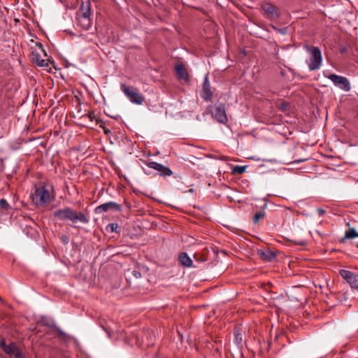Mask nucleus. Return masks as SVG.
<instances>
[{
  "label": "nucleus",
  "instance_id": "39448f33",
  "mask_svg": "<svg viewBox=\"0 0 358 358\" xmlns=\"http://www.w3.org/2000/svg\"><path fill=\"white\" fill-rule=\"evenodd\" d=\"M120 88L131 103L137 105H141L144 102V96L141 94L136 88L128 86L125 84H121Z\"/></svg>",
  "mask_w": 358,
  "mask_h": 358
},
{
  "label": "nucleus",
  "instance_id": "4be33fe9",
  "mask_svg": "<svg viewBox=\"0 0 358 358\" xmlns=\"http://www.w3.org/2000/svg\"><path fill=\"white\" fill-rule=\"evenodd\" d=\"M106 228H107V230L110 231V232H120V231H118V229H120V227L117 224H115V223L109 224Z\"/></svg>",
  "mask_w": 358,
  "mask_h": 358
},
{
  "label": "nucleus",
  "instance_id": "9b49d317",
  "mask_svg": "<svg viewBox=\"0 0 358 358\" xmlns=\"http://www.w3.org/2000/svg\"><path fill=\"white\" fill-rule=\"evenodd\" d=\"M146 164L149 168L159 171L160 175L162 176H170L173 174L172 171L169 168L157 162H149Z\"/></svg>",
  "mask_w": 358,
  "mask_h": 358
},
{
  "label": "nucleus",
  "instance_id": "2eb2a0df",
  "mask_svg": "<svg viewBox=\"0 0 358 358\" xmlns=\"http://www.w3.org/2000/svg\"><path fill=\"white\" fill-rule=\"evenodd\" d=\"M347 225L350 227V223L348 222ZM358 237V232L354 228L349 227L348 231H345V236L341 238V242L344 243L347 239H353Z\"/></svg>",
  "mask_w": 358,
  "mask_h": 358
},
{
  "label": "nucleus",
  "instance_id": "f03ea898",
  "mask_svg": "<svg viewBox=\"0 0 358 358\" xmlns=\"http://www.w3.org/2000/svg\"><path fill=\"white\" fill-rule=\"evenodd\" d=\"M78 24L84 29H89L92 26L90 18V3L89 1L83 2L77 12Z\"/></svg>",
  "mask_w": 358,
  "mask_h": 358
},
{
  "label": "nucleus",
  "instance_id": "393cba45",
  "mask_svg": "<svg viewBox=\"0 0 358 358\" xmlns=\"http://www.w3.org/2000/svg\"><path fill=\"white\" fill-rule=\"evenodd\" d=\"M279 33L282 34H285L287 33V28H284L282 29H275Z\"/></svg>",
  "mask_w": 358,
  "mask_h": 358
},
{
  "label": "nucleus",
  "instance_id": "20e7f679",
  "mask_svg": "<svg viewBox=\"0 0 358 358\" xmlns=\"http://www.w3.org/2000/svg\"><path fill=\"white\" fill-rule=\"evenodd\" d=\"M31 199L36 206H44L50 201V191L44 186L36 187L31 194Z\"/></svg>",
  "mask_w": 358,
  "mask_h": 358
},
{
  "label": "nucleus",
  "instance_id": "a878e982",
  "mask_svg": "<svg viewBox=\"0 0 358 358\" xmlns=\"http://www.w3.org/2000/svg\"><path fill=\"white\" fill-rule=\"evenodd\" d=\"M103 329L106 331V332L107 333L108 337H111L112 336V331H110V329H108V328H103Z\"/></svg>",
  "mask_w": 358,
  "mask_h": 358
},
{
  "label": "nucleus",
  "instance_id": "f8f14e48",
  "mask_svg": "<svg viewBox=\"0 0 358 358\" xmlns=\"http://www.w3.org/2000/svg\"><path fill=\"white\" fill-rule=\"evenodd\" d=\"M110 209L120 210V205H118L117 203L113 202V201H110V202H107V203H105L103 204H101V205L97 206L95 208L94 211L96 214H101L103 212L108 211Z\"/></svg>",
  "mask_w": 358,
  "mask_h": 358
},
{
  "label": "nucleus",
  "instance_id": "6e6552de",
  "mask_svg": "<svg viewBox=\"0 0 358 358\" xmlns=\"http://www.w3.org/2000/svg\"><path fill=\"white\" fill-rule=\"evenodd\" d=\"M339 273L352 289L358 290V274L345 269L341 270Z\"/></svg>",
  "mask_w": 358,
  "mask_h": 358
},
{
  "label": "nucleus",
  "instance_id": "a211bd4d",
  "mask_svg": "<svg viewBox=\"0 0 358 358\" xmlns=\"http://www.w3.org/2000/svg\"><path fill=\"white\" fill-rule=\"evenodd\" d=\"M32 60L39 66H47L48 62L47 60L43 59L41 58L40 55L38 54H33Z\"/></svg>",
  "mask_w": 358,
  "mask_h": 358
},
{
  "label": "nucleus",
  "instance_id": "cd10ccee",
  "mask_svg": "<svg viewBox=\"0 0 358 358\" xmlns=\"http://www.w3.org/2000/svg\"><path fill=\"white\" fill-rule=\"evenodd\" d=\"M357 115H358V111H357Z\"/></svg>",
  "mask_w": 358,
  "mask_h": 358
},
{
  "label": "nucleus",
  "instance_id": "0eeeda50",
  "mask_svg": "<svg viewBox=\"0 0 358 358\" xmlns=\"http://www.w3.org/2000/svg\"><path fill=\"white\" fill-rule=\"evenodd\" d=\"M1 349L10 357V358H24L17 345L14 343L7 345L4 340L0 343Z\"/></svg>",
  "mask_w": 358,
  "mask_h": 358
},
{
  "label": "nucleus",
  "instance_id": "1a4fd4ad",
  "mask_svg": "<svg viewBox=\"0 0 358 358\" xmlns=\"http://www.w3.org/2000/svg\"><path fill=\"white\" fill-rule=\"evenodd\" d=\"M212 115L220 123L224 124L227 122L225 107L223 104H220L210 110Z\"/></svg>",
  "mask_w": 358,
  "mask_h": 358
},
{
  "label": "nucleus",
  "instance_id": "4468645a",
  "mask_svg": "<svg viewBox=\"0 0 358 358\" xmlns=\"http://www.w3.org/2000/svg\"><path fill=\"white\" fill-rule=\"evenodd\" d=\"M213 93L210 90V83L208 78V76L206 75L203 83L201 96L203 99L209 101L211 99Z\"/></svg>",
  "mask_w": 358,
  "mask_h": 358
},
{
  "label": "nucleus",
  "instance_id": "f257e3e1",
  "mask_svg": "<svg viewBox=\"0 0 358 358\" xmlns=\"http://www.w3.org/2000/svg\"><path fill=\"white\" fill-rule=\"evenodd\" d=\"M54 215L59 220L71 221L74 224L73 227L75 228H79L78 226L76 225L78 222L82 224L89 222L88 217L83 213L78 212L69 207L56 210Z\"/></svg>",
  "mask_w": 358,
  "mask_h": 358
},
{
  "label": "nucleus",
  "instance_id": "7ed1b4c3",
  "mask_svg": "<svg viewBox=\"0 0 358 358\" xmlns=\"http://www.w3.org/2000/svg\"><path fill=\"white\" fill-rule=\"evenodd\" d=\"M306 50L309 53V58L306 60L309 70L313 71L320 69L322 63L320 50L315 46H307Z\"/></svg>",
  "mask_w": 358,
  "mask_h": 358
},
{
  "label": "nucleus",
  "instance_id": "dca6fc26",
  "mask_svg": "<svg viewBox=\"0 0 358 358\" xmlns=\"http://www.w3.org/2000/svg\"><path fill=\"white\" fill-rule=\"evenodd\" d=\"M179 261H180V264L184 266L190 267L192 265V260L185 252H182L180 255Z\"/></svg>",
  "mask_w": 358,
  "mask_h": 358
},
{
  "label": "nucleus",
  "instance_id": "f3484780",
  "mask_svg": "<svg viewBox=\"0 0 358 358\" xmlns=\"http://www.w3.org/2000/svg\"><path fill=\"white\" fill-rule=\"evenodd\" d=\"M176 71L181 79H186L187 77V73L185 66L182 64H178L176 66Z\"/></svg>",
  "mask_w": 358,
  "mask_h": 358
},
{
  "label": "nucleus",
  "instance_id": "aec40b11",
  "mask_svg": "<svg viewBox=\"0 0 358 358\" xmlns=\"http://www.w3.org/2000/svg\"><path fill=\"white\" fill-rule=\"evenodd\" d=\"M127 275L129 279H131V278H134L135 279H138L141 277V273L138 270H128L127 271Z\"/></svg>",
  "mask_w": 358,
  "mask_h": 358
},
{
  "label": "nucleus",
  "instance_id": "6ab92c4d",
  "mask_svg": "<svg viewBox=\"0 0 358 358\" xmlns=\"http://www.w3.org/2000/svg\"><path fill=\"white\" fill-rule=\"evenodd\" d=\"M259 254L260 255L261 259L265 261L269 262L274 258V254L269 250H262L259 252Z\"/></svg>",
  "mask_w": 358,
  "mask_h": 358
},
{
  "label": "nucleus",
  "instance_id": "bb28decb",
  "mask_svg": "<svg viewBox=\"0 0 358 358\" xmlns=\"http://www.w3.org/2000/svg\"><path fill=\"white\" fill-rule=\"evenodd\" d=\"M317 211L320 215H323L325 213V210L322 208H318Z\"/></svg>",
  "mask_w": 358,
  "mask_h": 358
},
{
  "label": "nucleus",
  "instance_id": "ddd939ff",
  "mask_svg": "<svg viewBox=\"0 0 358 358\" xmlns=\"http://www.w3.org/2000/svg\"><path fill=\"white\" fill-rule=\"evenodd\" d=\"M262 8L268 17L277 18L278 17V13L275 6L269 3H265L262 6Z\"/></svg>",
  "mask_w": 358,
  "mask_h": 358
},
{
  "label": "nucleus",
  "instance_id": "b1692460",
  "mask_svg": "<svg viewBox=\"0 0 358 358\" xmlns=\"http://www.w3.org/2000/svg\"><path fill=\"white\" fill-rule=\"evenodd\" d=\"M9 206L7 201L4 199H0V208L2 209H7Z\"/></svg>",
  "mask_w": 358,
  "mask_h": 358
},
{
  "label": "nucleus",
  "instance_id": "9d476101",
  "mask_svg": "<svg viewBox=\"0 0 358 358\" xmlns=\"http://www.w3.org/2000/svg\"><path fill=\"white\" fill-rule=\"evenodd\" d=\"M146 164L149 168L159 171L160 175L162 176H170L173 174L172 171L169 168L157 162H149Z\"/></svg>",
  "mask_w": 358,
  "mask_h": 358
},
{
  "label": "nucleus",
  "instance_id": "5701e85b",
  "mask_svg": "<svg viewBox=\"0 0 358 358\" xmlns=\"http://www.w3.org/2000/svg\"><path fill=\"white\" fill-rule=\"evenodd\" d=\"M246 166H236L233 168L232 172L234 173L242 174L245 173Z\"/></svg>",
  "mask_w": 358,
  "mask_h": 358
},
{
  "label": "nucleus",
  "instance_id": "412c9836",
  "mask_svg": "<svg viewBox=\"0 0 358 358\" xmlns=\"http://www.w3.org/2000/svg\"><path fill=\"white\" fill-rule=\"evenodd\" d=\"M264 216H265V213L264 211L257 212L253 217V222L255 224L257 223L261 219L264 218Z\"/></svg>",
  "mask_w": 358,
  "mask_h": 358
},
{
  "label": "nucleus",
  "instance_id": "423d86ee",
  "mask_svg": "<svg viewBox=\"0 0 358 358\" xmlns=\"http://www.w3.org/2000/svg\"><path fill=\"white\" fill-rule=\"evenodd\" d=\"M325 77L329 79L335 86L345 92H350L351 85L349 80L343 76L336 74L325 75Z\"/></svg>",
  "mask_w": 358,
  "mask_h": 358
}]
</instances>
